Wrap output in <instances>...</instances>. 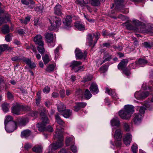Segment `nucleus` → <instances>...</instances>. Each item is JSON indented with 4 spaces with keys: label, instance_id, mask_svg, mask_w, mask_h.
Returning a JSON list of instances; mask_svg holds the SVG:
<instances>
[{
    "label": "nucleus",
    "instance_id": "obj_1",
    "mask_svg": "<svg viewBox=\"0 0 153 153\" xmlns=\"http://www.w3.org/2000/svg\"><path fill=\"white\" fill-rule=\"evenodd\" d=\"M56 131L54 137V139L57 140L56 143H53L49 147V153L53 152V150L62 147L63 144V138L62 134V128L59 129L58 126L56 127Z\"/></svg>",
    "mask_w": 153,
    "mask_h": 153
},
{
    "label": "nucleus",
    "instance_id": "obj_2",
    "mask_svg": "<svg viewBox=\"0 0 153 153\" xmlns=\"http://www.w3.org/2000/svg\"><path fill=\"white\" fill-rule=\"evenodd\" d=\"M41 119L42 122L41 123H38L37 125V126L39 128V130L41 132H42L45 130L50 131L53 132V129L51 126H48L45 128V125L49 122V120L47 117L45 115L44 112H41L40 114Z\"/></svg>",
    "mask_w": 153,
    "mask_h": 153
},
{
    "label": "nucleus",
    "instance_id": "obj_3",
    "mask_svg": "<svg viewBox=\"0 0 153 153\" xmlns=\"http://www.w3.org/2000/svg\"><path fill=\"white\" fill-rule=\"evenodd\" d=\"M13 120V118L11 116L8 115L5 117L4 122L5 128L8 132H12L16 128L17 123Z\"/></svg>",
    "mask_w": 153,
    "mask_h": 153
},
{
    "label": "nucleus",
    "instance_id": "obj_4",
    "mask_svg": "<svg viewBox=\"0 0 153 153\" xmlns=\"http://www.w3.org/2000/svg\"><path fill=\"white\" fill-rule=\"evenodd\" d=\"M134 112V108L132 105H126L124 106V109L119 111V115L122 119H128L131 117V114Z\"/></svg>",
    "mask_w": 153,
    "mask_h": 153
},
{
    "label": "nucleus",
    "instance_id": "obj_5",
    "mask_svg": "<svg viewBox=\"0 0 153 153\" xmlns=\"http://www.w3.org/2000/svg\"><path fill=\"white\" fill-rule=\"evenodd\" d=\"M33 41L36 44L38 45L37 49L39 52L41 54L44 53L45 50L44 47V42L42 40L41 35H37L35 36L33 39Z\"/></svg>",
    "mask_w": 153,
    "mask_h": 153
},
{
    "label": "nucleus",
    "instance_id": "obj_6",
    "mask_svg": "<svg viewBox=\"0 0 153 153\" xmlns=\"http://www.w3.org/2000/svg\"><path fill=\"white\" fill-rule=\"evenodd\" d=\"M51 24L49 27V29L52 31L58 28L61 24V19L56 16H52L49 20Z\"/></svg>",
    "mask_w": 153,
    "mask_h": 153
},
{
    "label": "nucleus",
    "instance_id": "obj_7",
    "mask_svg": "<svg viewBox=\"0 0 153 153\" xmlns=\"http://www.w3.org/2000/svg\"><path fill=\"white\" fill-rule=\"evenodd\" d=\"M128 62L127 59H123L118 64L117 66L118 69L123 70V73L127 76H129L130 74L129 70L126 68Z\"/></svg>",
    "mask_w": 153,
    "mask_h": 153
},
{
    "label": "nucleus",
    "instance_id": "obj_8",
    "mask_svg": "<svg viewBox=\"0 0 153 153\" xmlns=\"http://www.w3.org/2000/svg\"><path fill=\"white\" fill-rule=\"evenodd\" d=\"M26 110V108L23 105H21L17 103L13 104L11 108L12 113L17 115H19L21 114L20 112L21 111Z\"/></svg>",
    "mask_w": 153,
    "mask_h": 153
},
{
    "label": "nucleus",
    "instance_id": "obj_9",
    "mask_svg": "<svg viewBox=\"0 0 153 153\" xmlns=\"http://www.w3.org/2000/svg\"><path fill=\"white\" fill-rule=\"evenodd\" d=\"M90 2L92 6H97L100 4V0H76V4L81 6H83L84 4H88Z\"/></svg>",
    "mask_w": 153,
    "mask_h": 153
},
{
    "label": "nucleus",
    "instance_id": "obj_10",
    "mask_svg": "<svg viewBox=\"0 0 153 153\" xmlns=\"http://www.w3.org/2000/svg\"><path fill=\"white\" fill-rule=\"evenodd\" d=\"M115 139L118 141L116 143V146L117 147H120L122 145V143L120 141L121 140L122 136L121 130L119 129H117L115 132L114 135Z\"/></svg>",
    "mask_w": 153,
    "mask_h": 153
},
{
    "label": "nucleus",
    "instance_id": "obj_11",
    "mask_svg": "<svg viewBox=\"0 0 153 153\" xmlns=\"http://www.w3.org/2000/svg\"><path fill=\"white\" fill-rule=\"evenodd\" d=\"M149 94L148 91H140L139 92H136L134 94L135 97L137 99L141 100L147 97Z\"/></svg>",
    "mask_w": 153,
    "mask_h": 153
},
{
    "label": "nucleus",
    "instance_id": "obj_12",
    "mask_svg": "<svg viewBox=\"0 0 153 153\" xmlns=\"http://www.w3.org/2000/svg\"><path fill=\"white\" fill-rule=\"evenodd\" d=\"M111 123L113 127L112 133L115 130V128H119L120 126V122L118 118L117 117H114L111 120Z\"/></svg>",
    "mask_w": 153,
    "mask_h": 153
},
{
    "label": "nucleus",
    "instance_id": "obj_13",
    "mask_svg": "<svg viewBox=\"0 0 153 153\" xmlns=\"http://www.w3.org/2000/svg\"><path fill=\"white\" fill-rule=\"evenodd\" d=\"M134 117L133 119V121L134 123L136 125L140 124L142 120L143 116L140 113H135L134 114Z\"/></svg>",
    "mask_w": 153,
    "mask_h": 153
},
{
    "label": "nucleus",
    "instance_id": "obj_14",
    "mask_svg": "<svg viewBox=\"0 0 153 153\" xmlns=\"http://www.w3.org/2000/svg\"><path fill=\"white\" fill-rule=\"evenodd\" d=\"M76 58V59H82L83 58H85L87 54V53L85 52L83 54L78 48H76L75 51Z\"/></svg>",
    "mask_w": 153,
    "mask_h": 153
},
{
    "label": "nucleus",
    "instance_id": "obj_15",
    "mask_svg": "<svg viewBox=\"0 0 153 153\" xmlns=\"http://www.w3.org/2000/svg\"><path fill=\"white\" fill-rule=\"evenodd\" d=\"M105 93L111 96L114 100H117L118 98L114 90H112L107 87L105 88Z\"/></svg>",
    "mask_w": 153,
    "mask_h": 153
},
{
    "label": "nucleus",
    "instance_id": "obj_16",
    "mask_svg": "<svg viewBox=\"0 0 153 153\" xmlns=\"http://www.w3.org/2000/svg\"><path fill=\"white\" fill-rule=\"evenodd\" d=\"M45 40L47 42H53V35L51 33H45Z\"/></svg>",
    "mask_w": 153,
    "mask_h": 153
},
{
    "label": "nucleus",
    "instance_id": "obj_17",
    "mask_svg": "<svg viewBox=\"0 0 153 153\" xmlns=\"http://www.w3.org/2000/svg\"><path fill=\"white\" fill-rule=\"evenodd\" d=\"M72 21V18L71 16H67L63 20L64 25L67 27H71V24Z\"/></svg>",
    "mask_w": 153,
    "mask_h": 153
},
{
    "label": "nucleus",
    "instance_id": "obj_18",
    "mask_svg": "<svg viewBox=\"0 0 153 153\" xmlns=\"http://www.w3.org/2000/svg\"><path fill=\"white\" fill-rule=\"evenodd\" d=\"M132 138V135L129 133L125 136L123 139L124 143L127 146L130 145Z\"/></svg>",
    "mask_w": 153,
    "mask_h": 153
},
{
    "label": "nucleus",
    "instance_id": "obj_19",
    "mask_svg": "<svg viewBox=\"0 0 153 153\" xmlns=\"http://www.w3.org/2000/svg\"><path fill=\"white\" fill-rule=\"evenodd\" d=\"M54 12L55 14L60 16L62 14V7L59 4L56 5L54 8Z\"/></svg>",
    "mask_w": 153,
    "mask_h": 153
},
{
    "label": "nucleus",
    "instance_id": "obj_20",
    "mask_svg": "<svg viewBox=\"0 0 153 153\" xmlns=\"http://www.w3.org/2000/svg\"><path fill=\"white\" fill-rule=\"evenodd\" d=\"M90 89V91L94 94H97L99 92L97 85L95 83H93L91 84Z\"/></svg>",
    "mask_w": 153,
    "mask_h": 153
},
{
    "label": "nucleus",
    "instance_id": "obj_21",
    "mask_svg": "<svg viewBox=\"0 0 153 153\" xmlns=\"http://www.w3.org/2000/svg\"><path fill=\"white\" fill-rule=\"evenodd\" d=\"M82 63L79 61H73L70 64V66L74 70H76L79 66Z\"/></svg>",
    "mask_w": 153,
    "mask_h": 153
},
{
    "label": "nucleus",
    "instance_id": "obj_22",
    "mask_svg": "<svg viewBox=\"0 0 153 153\" xmlns=\"http://www.w3.org/2000/svg\"><path fill=\"white\" fill-rule=\"evenodd\" d=\"M75 27L79 30L81 31L84 30L85 27L81 22L79 21L76 22L75 23Z\"/></svg>",
    "mask_w": 153,
    "mask_h": 153
},
{
    "label": "nucleus",
    "instance_id": "obj_23",
    "mask_svg": "<svg viewBox=\"0 0 153 153\" xmlns=\"http://www.w3.org/2000/svg\"><path fill=\"white\" fill-rule=\"evenodd\" d=\"M112 55L108 53H105L103 57V60L102 64H103L106 61H110Z\"/></svg>",
    "mask_w": 153,
    "mask_h": 153
},
{
    "label": "nucleus",
    "instance_id": "obj_24",
    "mask_svg": "<svg viewBox=\"0 0 153 153\" xmlns=\"http://www.w3.org/2000/svg\"><path fill=\"white\" fill-rule=\"evenodd\" d=\"M74 137H71L67 138L65 141L66 145L67 146L70 145H72L74 143Z\"/></svg>",
    "mask_w": 153,
    "mask_h": 153
},
{
    "label": "nucleus",
    "instance_id": "obj_25",
    "mask_svg": "<svg viewBox=\"0 0 153 153\" xmlns=\"http://www.w3.org/2000/svg\"><path fill=\"white\" fill-rule=\"evenodd\" d=\"M33 151L36 153H41L42 152V148L40 146L36 145L33 148Z\"/></svg>",
    "mask_w": 153,
    "mask_h": 153
},
{
    "label": "nucleus",
    "instance_id": "obj_26",
    "mask_svg": "<svg viewBox=\"0 0 153 153\" xmlns=\"http://www.w3.org/2000/svg\"><path fill=\"white\" fill-rule=\"evenodd\" d=\"M31 131L28 129L25 130L21 133V136L22 137H26L30 136Z\"/></svg>",
    "mask_w": 153,
    "mask_h": 153
},
{
    "label": "nucleus",
    "instance_id": "obj_27",
    "mask_svg": "<svg viewBox=\"0 0 153 153\" xmlns=\"http://www.w3.org/2000/svg\"><path fill=\"white\" fill-rule=\"evenodd\" d=\"M56 121L59 125L63 126L64 124V122L61 119L59 115L56 114L55 116Z\"/></svg>",
    "mask_w": 153,
    "mask_h": 153
},
{
    "label": "nucleus",
    "instance_id": "obj_28",
    "mask_svg": "<svg viewBox=\"0 0 153 153\" xmlns=\"http://www.w3.org/2000/svg\"><path fill=\"white\" fill-rule=\"evenodd\" d=\"M130 21H128L125 23L123 24V26H125L128 29L133 30L134 29L133 26L129 23Z\"/></svg>",
    "mask_w": 153,
    "mask_h": 153
},
{
    "label": "nucleus",
    "instance_id": "obj_29",
    "mask_svg": "<svg viewBox=\"0 0 153 153\" xmlns=\"http://www.w3.org/2000/svg\"><path fill=\"white\" fill-rule=\"evenodd\" d=\"M149 107V105L148 104H145L143 106L140 107L139 110L140 114L143 115L145 112V110H146V108H147Z\"/></svg>",
    "mask_w": 153,
    "mask_h": 153
},
{
    "label": "nucleus",
    "instance_id": "obj_30",
    "mask_svg": "<svg viewBox=\"0 0 153 153\" xmlns=\"http://www.w3.org/2000/svg\"><path fill=\"white\" fill-rule=\"evenodd\" d=\"M10 107V106L8 103H4L2 105V110L5 113H7L9 111Z\"/></svg>",
    "mask_w": 153,
    "mask_h": 153
},
{
    "label": "nucleus",
    "instance_id": "obj_31",
    "mask_svg": "<svg viewBox=\"0 0 153 153\" xmlns=\"http://www.w3.org/2000/svg\"><path fill=\"white\" fill-rule=\"evenodd\" d=\"M28 122V119L27 118H21L19 120V124L21 126H24Z\"/></svg>",
    "mask_w": 153,
    "mask_h": 153
},
{
    "label": "nucleus",
    "instance_id": "obj_32",
    "mask_svg": "<svg viewBox=\"0 0 153 153\" xmlns=\"http://www.w3.org/2000/svg\"><path fill=\"white\" fill-rule=\"evenodd\" d=\"M72 114L71 110L68 109L65 110L64 111L63 114V116L65 118H68Z\"/></svg>",
    "mask_w": 153,
    "mask_h": 153
},
{
    "label": "nucleus",
    "instance_id": "obj_33",
    "mask_svg": "<svg viewBox=\"0 0 153 153\" xmlns=\"http://www.w3.org/2000/svg\"><path fill=\"white\" fill-rule=\"evenodd\" d=\"M42 59L44 61V64L46 65L51 60V57L49 56L47 54H45L42 57Z\"/></svg>",
    "mask_w": 153,
    "mask_h": 153
},
{
    "label": "nucleus",
    "instance_id": "obj_34",
    "mask_svg": "<svg viewBox=\"0 0 153 153\" xmlns=\"http://www.w3.org/2000/svg\"><path fill=\"white\" fill-rule=\"evenodd\" d=\"M1 30L3 33L4 34L9 33L10 31L9 27L7 25H4L2 28Z\"/></svg>",
    "mask_w": 153,
    "mask_h": 153
},
{
    "label": "nucleus",
    "instance_id": "obj_35",
    "mask_svg": "<svg viewBox=\"0 0 153 153\" xmlns=\"http://www.w3.org/2000/svg\"><path fill=\"white\" fill-rule=\"evenodd\" d=\"M84 95L85 98L87 100L90 99L92 96V95L88 89L85 90V92Z\"/></svg>",
    "mask_w": 153,
    "mask_h": 153
},
{
    "label": "nucleus",
    "instance_id": "obj_36",
    "mask_svg": "<svg viewBox=\"0 0 153 153\" xmlns=\"http://www.w3.org/2000/svg\"><path fill=\"white\" fill-rule=\"evenodd\" d=\"M93 78V76L92 75L89 74L85 76L83 78L82 82H85L91 80Z\"/></svg>",
    "mask_w": 153,
    "mask_h": 153
},
{
    "label": "nucleus",
    "instance_id": "obj_37",
    "mask_svg": "<svg viewBox=\"0 0 153 153\" xmlns=\"http://www.w3.org/2000/svg\"><path fill=\"white\" fill-rule=\"evenodd\" d=\"M148 61L147 60L142 59H139L137 62V64L141 65H143L147 63Z\"/></svg>",
    "mask_w": 153,
    "mask_h": 153
},
{
    "label": "nucleus",
    "instance_id": "obj_38",
    "mask_svg": "<svg viewBox=\"0 0 153 153\" xmlns=\"http://www.w3.org/2000/svg\"><path fill=\"white\" fill-rule=\"evenodd\" d=\"M88 42L89 45H92L93 43V39L91 34H89L88 35L87 38Z\"/></svg>",
    "mask_w": 153,
    "mask_h": 153
},
{
    "label": "nucleus",
    "instance_id": "obj_39",
    "mask_svg": "<svg viewBox=\"0 0 153 153\" xmlns=\"http://www.w3.org/2000/svg\"><path fill=\"white\" fill-rule=\"evenodd\" d=\"M54 66L53 64L50 65H48L46 69V70L48 72L53 71L54 69Z\"/></svg>",
    "mask_w": 153,
    "mask_h": 153
},
{
    "label": "nucleus",
    "instance_id": "obj_40",
    "mask_svg": "<svg viewBox=\"0 0 153 153\" xmlns=\"http://www.w3.org/2000/svg\"><path fill=\"white\" fill-rule=\"evenodd\" d=\"M41 92L40 91H39L37 93V98L36 99V103L39 104L40 102L41 98Z\"/></svg>",
    "mask_w": 153,
    "mask_h": 153
},
{
    "label": "nucleus",
    "instance_id": "obj_41",
    "mask_svg": "<svg viewBox=\"0 0 153 153\" xmlns=\"http://www.w3.org/2000/svg\"><path fill=\"white\" fill-rule=\"evenodd\" d=\"M22 57L21 56H14L11 58L12 61L17 62H20L22 60Z\"/></svg>",
    "mask_w": 153,
    "mask_h": 153
},
{
    "label": "nucleus",
    "instance_id": "obj_42",
    "mask_svg": "<svg viewBox=\"0 0 153 153\" xmlns=\"http://www.w3.org/2000/svg\"><path fill=\"white\" fill-rule=\"evenodd\" d=\"M8 46L7 45L4 44L0 45V49L2 52L4 51L6 49H8Z\"/></svg>",
    "mask_w": 153,
    "mask_h": 153
},
{
    "label": "nucleus",
    "instance_id": "obj_43",
    "mask_svg": "<svg viewBox=\"0 0 153 153\" xmlns=\"http://www.w3.org/2000/svg\"><path fill=\"white\" fill-rule=\"evenodd\" d=\"M108 70V67L106 65H103L100 68V71L101 73H104Z\"/></svg>",
    "mask_w": 153,
    "mask_h": 153
},
{
    "label": "nucleus",
    "instance_id": "obj_44",
    "mask_svg": "<svg viewBox=\"0 0 153 153\" xmlns=\"http://www.w3.org/2000/svg\"><path fill=\"white\" fill-rule=\"evenodd\" d=\"M30 2V5L28 6V8L32 9L35 6V2L33 0H28Z\"/></svg>",
    "mask_w": 153,
    "mask_h": 153
},
{
    "label": "nucleus",
    "instance_id": "obj_45",
    "mask_svg": "<svg viewBox=\"0 0 153 153\" xmlns=\"http://www.w3.org/2000/svg\"><path fill=\"white\" fill-rule=\"evenodd\" d=\"M22 60L27 64L28 65L30 64L31 62L30 59L28 58H25L22 57Z\"/></svg>",
    "mask_w": 153,
    "mask_h": 153
},
{
    "label": "nucleus",
    "instance_id": "obj_46",
    "mask_svg": "<svg viewBox=\"0 0 153 153\" xmlns=\"http://www.w3.org/2000/svg\"><path fill=\"white\" fill-rule=\"evenodd\" d=\"M61 47L59 46L54 51L55 58H57L59 55V50Z\"/></svg>",
    "mask_w": 153,
    "mask_h": 153
},
{
    "label": "nucleus",
    "instance_id": "obj_47",
    "mask_svg": "<svg viewBox=\"0 0 153 153\" xmlns=\"http://www.w3.org/2000/svg\"><path fill=\"white\" fill-rule=\"evenodd\" d=\"M132 23L136 26H139L141 24V22L139 21L136 19H133Z\"/></svg>",
    "mask_w": 153,
    "mask_h": 153
},
{
    "label": "nucleus",
    "instance_id": "obj_48",
    "mask_svg": "<svg viewBox=\"0 0 153 153\" xmlns=\"http://www.w3.org/2000/svg\"><path fill=\"white\" fill-rule=\"evenodd\" d=\"M50 91V88L48 86H46L43 89V92L45 94H48L49 92Z\"/></svg>",
    "mask_w": 153,
    "mask_h": 153
},
{
    "label": "nucleus",
    "instance_id": "obj_49",
    "mask_svg": "<svg viewBox=\"0 0 153 153\" xmlns=\"http://www.w3.org/2000/svg\"><path fill=\"white\" fill-rule=\"evenodd\" d=\"M131 149L133 153H137V149L136 144H133L131 146Z\"/></svg>",
    "mask_w": 153,
    "mask_h": 153
},
{
    "label": "nucleus",
    "instance_id": "obj_50",
    "mask_svg": "<svg viewBox=\"0 0 153 153\" xmlns=\"http://www.w3.org/2000/svg\"><path fill=\"white\" fill-rule=\"evenodd\" d=\"M143 46L146 48H150L151 47V46L149 43L146 42H145L142 43Z\"/></svg>",
    "mask_w": 153,
    "mask_h": 153
},
{
    "label": "nucleus",
    "instance_id": "obj_51",
    "mask_svg": "<svg viewBox=\"0 0 153 153\" xmlns=\"http://www.w3.org/2000/svg\"><path fill=\"white\" fill-rule=\"evenodd\" d=\"M124 127L126 131H129L130 127L127 123H124Z\"/></svg>",
    "mask_w": 153,
    "mask_h": 153
},
{
    "label": "nucleus",
    "instance_id": "obj_52",
    "mask_svg": "<svg viewBox=\"0 0 153 153\" xmlns=\"http://www.w3.org/2000/svg\"><path fill=\"white\" fill-rule=\"evenodd\" d=\"M78 103V105H79V107L81 108H84L87 105V104L85 102H77Z\"/></svg>",
    "mask_w": 153,
    "mask_h": 153
},
{
    "label": "nucleus",
    "instance_id": "obj_53",
    "mask_svg": "<svg viewBox=\"0 0 153 153\" xmlns=\"http://www.w3.org/2000/svg\"><path fill=\"white\" fill-rule=\"evenodd\" d=\"M65 108V106H63L62 105H60L58 107V109L59 112H62L64 111V109Z\"/></svg>",
    "mask_w": 153,
    "mask_h": 153
},
{
    "label": "nucleus",
    "instance_id": "obj_54",
    "mask_svg": "<svg viewBox=\"0 0 153 153\" xmlns=\"http://www.w3.org/2000/svg\"><path fill=\"white\" fill-rule=\"evenodd\" d=\"M113 47L114 49L117 50L119 51H121L123 49V47L122 46L118 45L117 46L115 45H113Z\"/></svg>",
    "mask_w": 153,
    "mask_h": 153
},
{
    "label": "nucleus",
    "instance_id": "obj_55",
    "mask_svg": "<svg viewBox=\"0 0 153 153\" xmlns=\"http://www.w3.org/2000/svg\"><path fill=\"white\" fill-rule=\"evenodd\" d=\"M123 0H114V3L117 5H120L123 2Z\"/></svg>",
    "mask_w": 153,
    "mask_h": 153
},
{
    "label": "nucleus",
    "instance_id": "obj_56",
    "mask_svg": "<svg viewBox=\"0 0 153 153\" xmlns=\"http://www.w3.org/2000/svg\"><path fill=\"white\" fill-rule=\"evenodd\" d=\"M21 2L22 4L26 5H29L30 2H29L28 0H21Z\"/></svg>",
    "mask_w": 153,
    "mask_h": 153
},
{
    "label": "nucleus",
    "instance_id": "obj_57",
    "mask_svg": "<svg viewBox=\"0 0 153 153\" xmlns=\"http://www.w3.org/2000/svg\"><path fill=\"white\" fill-rule=\"evenodd\" d=\"M60 96L62 98H64L65 96V91L64 90H62L59 92Z\"/></svg>",
    "mask_w": 153,
    "mask_h": 153
},
{
    "label": "nucleus",
    "instance_id": "obj_58",
    "mask_svg": "<svg viewBox=\"0 0 153 153\" xmlns=\"http://www.w3.org/2000/svg\"><path fill=\"white\" fill-rule=\"evenodd\" d=\"M76 105L74 107V110L75 111H78L80 109V107L79 105H78L77 103H76Z\"/></svg>",
    "mask_w": 153,
    "mask_h": 153
},
{
    "label": "nucleus",
    "instance_id": "obj_59",
    "mask_svg": "<svg viewBox=\"0 0 153 153\" xmlns=\"http://www.w3.org/2000/svg\"><path fill=\"white\" fill-rule=\"evenodd\" d=\"M71 150L73 152L75 153L77 152V148L75 146H74V145H72L71 146Z\"/></svg>",
    "mask_w": 153,
    "mask_h": 153
},
{
    "label": "nucleus",
    "instance_id": "obj_60",
    "mask_svg": "<svg viewBox=\"0 0 153 153\" xmlns=\"http://www.w3.org/2000/svg\"><path fill=\"white\" fill-rule=\"evenodd\" d=\"M84 69L83 66H79L76 70H75V72H77L79 71H83Z\"/></svg>",
    "mask_w": 153,
    "mask_h": 153
},
{
    "label": "nucleus",
    "instance_id": "obj_61",
    "mask_svg": "<svg viewBox=\"0 0 153 153\" xmlns=\"http://www.w3.org/2000/svg\"><path fill=\"white\" fill-rule=\"evenodd\" d=\"M100 35V34L98 32H97L96 34L95 33H93V36H95V39L97 40L95 42V44L97 42V40L99 39Z\"/></svg>",
    "mask_w": 153,
    "mask_h": 153
},
{
    "label": "nucleus",
    "instance_id": "obj_62",
    "mask_svg": "<svg viewBox=\"0 0 153 153\" xmlns=\"http://www.w3.org/2000/svg\"><path fill=\"white\" fill-rule=\"evenodd\" d=\"M32 145L31 144L27 143L25 144L24 148L26 150H28L31 148Z\"/></svg>",
    "mask_w": 153,
    "mask_h": 153
},
{
    "label": "nucleus",
    "instance_id": "obj_63",
    "mask_svg": "<svg viewBox=\"0 0 153 153\" xmlns=\"http://www.w3.org/2000/svg\"><path fill=\"white\" fill-rule=\"evenodd\" d=\"M17 32L20 35H22L25 33V32L24 30L22 29H19L18 30Z\"/></svg>",
    "mask_w": 153,
    "mask_h": 153
},
{
    "label": "nucleus",
    "instance_id": "obj_64",
    "mask_svg": "<svg viewBox=\"0 0 153 153\" xmlns=\"http://www.w3.org/2000/svg\"><path fill=\"white\" fill-rule=\"evenodd\" d=\"M68 150L65 148H62L59 152V153H68Z\"/></svg>",
    "mask_w": 153,
    "mask_h": 153
}]
</instances>
